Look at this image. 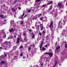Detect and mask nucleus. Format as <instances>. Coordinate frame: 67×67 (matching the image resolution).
I'll use <instances>...</instances> for the list:
<instances>
[{"instance_id":"obj_39","label":"nucleus","mask_w":67,"mask_h":67,"mask_svg":"<svg viewBox=\"0 0 67 67\" xmlns=\"http://www.w3.org/2000/svg\"><path fill=\"white\" fill-rule=\"evenodd\" d=\"M42 15V14H40L39 16H41Z\"/></svg>"},{"instance_id":"obj_61","label":"nucleus","mask_w":67,"mask_h":67,"mask_svg":"<svg viewBox=\"0 0 67 67\" xmlns=\"http://www.w3.org/2000/svg\"><path fill=\"white\" fill-rule=\"evenodd\" d=\"M19 19H20V18H19Z\"/></svg>"},{"instance_id":"obj_8","label":"nucleus","mask_w":67,"mask_h":67,"mask_svg":"<svg viewBox=\"0 0 67 67\" xmlns=\"http://www.w3.org/2000/svg\"><path fill=\"white\" fill-rule=\"evenodd\" d=\"M49 56H52L53 55V53H49Z\"/></svg>"},{"instance_id":"obj_48","label":"nucleus","mask_w":67,"mask_h":67,"mask_svg":"<svg viewBox=\"0 0 67 67\" xmlns=\"http://www.w3.org/2000/svg\"><path fill=\"white\" fill-rule=\"evenodd\" d=\"M6 20L5 19V20H4V21H6Z\"/></svg>"},{"instance_id":"obj_22","label":"nucleus","mask_w":67,"mask_h":67,"mask_svg":"<svg viewBox=\"0 0 67 67\" xmlns=\"http://www.w3.org/2000/svg\"><path fill=\"white\" fill-rule=\"evenodd\" d=\"M45 47H46V48H47L48 47V44H47L45 45Z\"/></svg>"},{"instance_id":"obj_30","label":"nucleus","mask_w":67,"mask_h":67,"mask_svg":"<svg viewBox=\"0 0 67 67\" xmlns=\"http://www.w3.org/2000/svg\"><path fill=\"white\" fill-rule=\"evenodd\" d=\"M21 8L20 7H18V10H21Z\"/></svg>"},{"instance_id":"obj_31","label":"nucleus","mask_w":67,"mask_h":67,"mask_svg":"<svg viewBox=\"0 0 67 67\" xmlns=\"http://www.w3.org/2000/svg\"><path fill=\"white\" fill-rule=\"evenodd\" d=\"M16 2H17V1H14V3H16Z\"/></svg>"},{"instance_id":"obj_23","label":"nucleus","mask_w":67,"mask_h":67,"mask_svg":"<svg viewBox=\"0 0 67 67\" xmlns=\"http://www.w3.org/2000/svg\"><path fill=\"white\" fill-rule=\"evenodd\" d=\"M67 44H66L65 45V48H67Z\"/></svg>"},{"instance_id":"obj_43","label":"nucleus","mask_w":67,"mask_h":67,"mask_svg":"<svg viewBox=\"0 0 67 67\" xmlns=\"http://www.w3.org/2000/svg\"><path fill=\"white\" fill-rule=\"evenodd\" d=\"M29 32H32V30H29Z\"/></svg>"},{"instance_id":"obj_52","label":"nucleus","mask_w":67,"mask_h":67,"mask_svg":"<svg viewBox=\"0 0 67 67\" xmlns=\"http://www.w3.org/2000/svg\"><path fill=\"white\" fill-rule=\"evenodd\" d=\"M43 43H41V45H42V46H43Z\"/></svg>"},{"instance_id":"obj_3","label":"nucleus","mask_w":67,"mask_h":67,"mask_svg":"<svg viewBox=\"0 0 67 67\" xmlns=\"http://www.w3.org/2000/svg\"><path fill=\"white\" fill-rule=\"evenodd\" d=\"M53 7H52V5H51L50 6L49 8V11H51V10H52V8Z\"/></svg>"},{"instance_id":"obj_12","label":"nucleus","mask_w":67,"mask_h":67,"mask_svg":"<svg viewBox=\"0 0 67 67\" xmlns=\"http://www.w3.org/2000/svg\"><path fill=\"white\" fill-rule=\"evenodd\" d=\"M44 17H41L40 18V20H43Z\"/></svg>"},{"instance_id":"obj_44","label":"nucleus","mask_w":67,"mask_h":67,"mask_svg":"<svg viewBox=\"0 0 67 67\" xmlns=\"http://www.w3.org/2000/svg\"><path fill=\"white\" fill-rule=\"evenodd\" d=\"M40 25L42 26V25H43L42 24H40Z\"/></svg>"},{"instance_id":"obj_9","label":"nucleus","mask_w":67,"mask_h":67,"mask_svg":"<svg viewBox=\"0 0 67 67\" xmlns=\"http://www.w3.org/2000/svg\"><path fill=\"white\" fill-rule=\"evenodd\" d=\"M52 3H53V1H51L50 2V3H47V5H49L50 4H52Z\"/></svg>"},{"instance_id":"obj_40","label":"nucleus","mask_w":67,"mask_h":67,"mask_svg":"<svg viewBox=\"0 0 67 67\" xmlns=\"http://www.w3.org/2000/svg\"><path fill=\"white\" fill-rule=\"evenodd\" d=\"M23 35H24V36L25 35V33H24V34H23Z\"/></svg>"},{"instance_id":"obj_54","label":"nucleus","mask_w":67,"mask_h":67,"mask_svg":"<svg viewBox=\"0 0 67 67\" xmlns=\"http://www.w3.org/2000/svg\"><path fill=\"white\" fill-rule=\"evenodd\" d=\"M36 23H37V22H36Z\"/></svg>"},{"instance_id":"obj_47","label":"nucleus","mask_w":67,"mask_h":67,"mask_svg":"<svg viewBox=\"0 0 67 67\" xmlns=\"http://www.w3.org/2000/svg\"><path fill=\"white\" fill-rule=\"evenodd\" d=\"M38 23H39V24H40V21H38Z\"/></svg>"},{"instance_id":"obj_55","label":"nucleus","mask_w":67,"mask_h":67,"mask_svg":"<svg viewBox=\"0 0 67 67\" xmlns=\"http://www.w3.org/2000/svg\"><path fill=\"white\" fill-rule=\"evenodd\" d=\"M46 61H48V60H47V59L46 60Z\"/></svg>"},{"instance_id":"obj_62","label":"nucleus","mask_w":67,"mask_h":67,"mask_svg":"<svg viewBox=\"0 0 67 67\" xmlns=\"http://www.w3.org/2000/svg\"><path fill=\"white\" fill-rule=\"evenodd\" d=\"M19 19H20V18H19Z\"/></svg>"},{"instance_id":"obj_7","label":"nucleus","mask_w":67,"mask_h":67,"mask_svg":"<svg viewBox=\"0 0 67 67\" xmlns=\"http://www.w3.org/2000/svg\"><path fill=\"white\" fill-rule=\"evenodd\" d=\"M1 64H5V63L3 61H2L1 62Z\"/></svg>"},{"instance_id":"obj_19","label":"nucleus","mask_w":67,"mask_h":67,"mask_svg":"<svg viewBox=\"0 0 67 67\" xmlns=\"http://www.w3.org/2000/svg\"><path fill=\"white\" fill-rule=\"evenodd\" d=\"M42 46H43L42 45H40V51H41V49H42Z\"/></svg>"},{"instance_id":"obj_2","label":"nucleus","mask_w":67,"mask_h":67,"mask_svg":"<svg viewBox=\"0 0 67 67\" xmlns=\"http://www.w3.org/2000/svg\"><path fill=\"white\" fill-rule=\"evenodd\" d=\"M15 31V30L12 28L9 30V32H14Z\"/></svg>"},{"instance_id":"obj_60","label":"nucleus","mask_w":67,"mask_h":67,"mask_svg":"<svg viewBox=\"0 0 67 67\" xmlns=\"http://www.w3.org/2000/svg\"><path fill=\"white\" fill-rule=\"evenodd\" d=\"M22 42H23V41H22Z\"/></svg>"},{"instance_id":"obj_1","label":"nucleus","mask_w":67,"mask_h":67,"mask_svg":"<svg viewBox=\"0 0 67 67\" xmlns=\"http://www.w3.org/2000/svg\"><path fill=\"white\" fill-rule=\"evenodd\" d=\"M11 9L12 10V12H14L16 11V10L14 9V7L12 8Z\"/></svg>"},{"instance_id":"obj_46","label":"nucleus","mask_w":67,"mask_h":67,"mask_svg":"<svg viewBox=\"0 0 67 67\" xmlns=\"http://www.w3.org/2000/svg\"><path fill=\"white\" fill-rule=\"evenodd\" d=\"M10 38H9V37H8V40H9V39Z\"/></svg>"},{"instance_id":"obj_34","label":"nucleus","mask_w":67,"mask_h":67,"mask_svg":"<svg viewBox=\"0 0 67 67\" xmlns=\"http://www.w3.org/2000/svg\"><path fill=\"white\" fill-rule=\"evenodd\" d=\"M45 54H48V55H49V53H45Z\"/></svg>"},{"instance_id":"obj_49","label":"nucleus","mask_w":67,"mask_h":67,"mask_svg":"<svg viewBox=\"0 0 67 67\" xmlns=\"http://www.w3.org/2000/svg\"><path fill=\"white\" fill-rule=\"evenodd\" d=\"M4 43H7V42L6 41H5L4 42Z\"/></svg>"},{"instance_id":"obj_27","label":"nucleus","mask_w":67,"mask_h":67,"mask_svg":"<svg viewBox=\"0 0 67 67\" xmlns=\"http://www.w3.org/2000/svg\"><path fill=\"white\" fill-rule=\"evenodd\" d=\"M27 14H25V15L24 16V18H25V17H26V16H27Z\"/></svg>"},{"instance_id":"obj_32","label":"nucleus","mask_w":67,"mask_h":67,"mask_svg":"<svg viewBox=\"0 0 67 67\" xmlns=\"http://www.w3.org/2000/svg\"><path fill=\"white\" fill-rule=\"evenodd\" d=\"M31 47H30L28 49V50L29 51H30V50L31 49Z\"/></svg>"},{"instance_id":"obj_37","label":"nucleus","mask_w":67,"mask_h":67,"mask_svg":"<svg viewBox=\"0 0 67 67\" xmlns=\"http://www.w3.org/2000/svg\"><path fill=\"white\" fill-rule=\"evenodd\" d=\"M57 42H56V43L55 44V46H56V45H57Z\"/></svg>"},{"instance_id":"obj_63","label":"nucleus","mask_w":67,"mask_h":67,"mask_svg":"<svg viewBox=\"0 0 67 67\" xmlns=\"http://www.w3.org/2000/svg\"><path fill=\"white\" fill-rule=\"evenodd\" d=\"M44 29H45V28H44Z\"/></svg>"},{"instance_id":"obj_28","label":"nucleus","mask_w":67,"mask_h":67,"mask_svg":"<svg viewBox=\"0 0 67 67\" xmlns=\"http://www.w3.org/2000/svg\"><path fill=\"white\" fill-rule=\"evenodd\" d=\"M24 41H26V37H25L24 39Z\"/></svg>"},{"instance_id":"obj_20","label":"nucleus","mask_w":67,"mask_h":67,"mask_svg":"<svg viewBox=\"0 0 67 67\" xmlns=\"http://www.w3.org/2000/svg\"><path fill=\"white\" fill-rule=\"evenodd\" d=\"M4 54V57H6L7 56V54Z\"/></svg>"},{"instance_id":"obj_33","label":"nucleus","mask_w":67,"mask_h":67,"mask_svg":"<svg viewBox=\"0 0 67 67\" xmlns=\"http://www.w3.org/2000/svg\"><path fill=\"white\" fill-rule=\"evenodd\" d=\"M20 56H23V54L22 53L21 54H20Z\"/></svg>"},{"instance_id":"obj_50","label":"nucleus","mask_w":67,"mask_h":67,"mask_svg":"<svg viewBox=\"0 0 67 67\" xmlns=\"http://www.w3.org/2000/svg\"><path fill=\"white\" fill-rule=\"evenodd\" d=\"M35 44H34V47H35Z\"/></svg>"},{"instance_id":"obj_56","label":"nucleus","mask_w":67,"mask_h":67,"mask_svg":"<svg viewBox=\"0 0 67 67\" xmlns=\"http://www.w3.org/2000/svg\"><path fill=\"white\" fill-rule=\"evenodd\" d=\"M15 35H16V33H15Z\"/></svg>"},{"instance_id":"obj_58","label":"nucleus","mask_w":67,"mask_h":67,"mask_svg":"<svg viewBox=\"0 0 67 67\" xmlns=\"http://www.w3.org/2000/svg\"><path fill=\"white\" fill-rule=\"evenodd\" d=\"M15 57H16V56H15Z\"/></svg>"},{"instance_id":"obj_53","label":"nucleus","mask_w":67,"mask_h":67,"mask_svg":"<svg viewBox=\"0 0 67 67\" xmlns=\"http://www.w3.org/2000/svg\"><path fill=\"white\" fill-rule=\"evenodd\" d=\"M42 65V66L43 65V63L41 64Z\"/></svg>"},{"instance_id":"obj_57","label":"nucleus","mask_w":67,"mask_h":67,"mask_svg":"<svg viewBox=\"0 0 67 67\" xmlns=\"http://www.w3.org/2000/svg\"><path fill=\"white\" fill-rule=\"evenodd\" d=\"M4 6H5V4H4Z\"/></svg>"},{"instance_id":"obj_42","label":"nucleus","mask_w":67,"mask_h":67,"mask_svg":"<svg viewBox=\"0 0 67 67\" xmlns=\"http://www.w3.org/2000/svg\"><path fill=\"white\" fill-rule=\"evenodd\" d=\"M37 27H38V28L39 27V25H37Z\"/></svg>"},{"instance_id":"obj_41","label":"nucleus","mask_w":67,"mask_h":67,"mask_svg":"<svg viewBox=\"0 0 67 67\" xmlns=\"http://www.w3.org/2000/svg\"><path fill=\"white\" fill-rule=\"evenodd\" d=\"M46 37L47 38L48 37V35H47V36Z\"/></svg>"},{"instance_id":"obj_6","label":"nucleus","mask_w":67,"mask_h":67,"mask_svg":"<svg viewBox=\"0 0 67 67\" xmlns=\"http://www.w3.org/2000/svg\"><path fill=\"white\" fill-rule=\"evenodd\" d=\"M19 41H20V38H18L17 41V43H19Z\"/></svg>"},{"instance_id":"obj_38","label":"nucleus","mask_w":67,"mask_h":67,"mask_svg":"<svg viewBox=\"0 0 67 67\" xmlns=\"http://www.w3.org/2000/svg\"><path fill=\"white\" fill-rule=\"evenodd\" d=\"M43 7H45V5H42Z\"/></svg>"},{"instance_id":"obj_18","label":"nucleus","mask_w":67,"mask_h":67,"mask_svg":"<svg viewBox=\"0 0 67 67\" xmlns=\"http://www.w3.org/2000/svg\"><path fill=\"white\" fill-rule=\"evenodd\" d=\"M0 16L1 18H4V17L3 16V15H1Z\"/></svg>"},{"instance_id":"obj_59","label":"nucleus","mask_w":67,"mask_h":67,"mask_svg":"<svg viewBox=\"0 0 67 67\" xmlns=\"http://www.w3.org/2000/svg\"><path fill=\"white\" fill-rule=\"evenodd\" d=\"M47 40H48V38H47Z\"/></svg>"},{"instance_id":"obj_15","label":"nucleus","mask_w":67,"mask_h":67,"mask_svg":"<svg viewBox=\"0 0 67 67\" xmlns=\"http://www.w3.org/2000/svg\"><path fill=\"white\" fill-rule=\"evenodd\" d=\"M24 14H25L24 13H23V16H20V18H22L23 16H24Z\"/></svg>"},{"instance_id":"obj_10","label":"nucleus","mask_w":67,"mask_h":67,"mask_svg":"<svg viewBox=\"0 0 67 67\" xmlns=\"http://www.w3.org/2000/svg\"><path fill=\"white\" fill-rule=\"evenodd\" d=\"M23 48V47L22 46H21L19 47V49H21Z\"/></svg>"},{"instance_id":"obj_36","label":"nucleus","mask_w":67,"mask_h":67,"mask_svg":"<svg viewBox=\"0 0 67 67\" xmlns=\"http://www.w3.org/2000/svg\"><path fill=\"white\" fill-rule=\"evenodd\" d=\"M56 65H57V64H55L54 65V67H56Z\"/></svg>"},{"instance_id":"obj_21","label":"nucleus","mask_w":67,"mask_h":67,"mask_svg":"<svg viewBox=\"0 0 67 67\" xmlns=\"http://www.w3.org/2000/svg\"><path fill=\"white\" fill-rule=\"evenodd\" d=\"M32 37L33 38H34L35 37V35L34 34L33 35V36H32Z\"/></svg>"},{"instance_id":"obj_51","label":"nucleus","mask_w":67,"mask_h":67,"mask_svg":"<svg viewBox=\"0 0 67 67\" xmlns=\"http://www.w3.org/2000/svg\"><path fill=\"white\" fill-rule=\"evenodd\" d=\"M42 43L43 44V43H44V42H42Z\"/></svg>"},{"instance_id":"obj_35","label":"nucleus","mask_w":67,"mask_h":67,"mask_svg":"<svg viewBox=\"0 0 67 67\" xmlns=\"http://www.w3.org/2000/svg\"><path fill=\"white\" fill-rule=\"evenodd\" d=\"M39 35H42V34H41V33L40 32L39 33Z\"/></svg>"},{"instance_id":"obj_24","label":"nucleus","mask_w":67,"mask_h":67,"mask_svg":"<svg viewBox=\"0 0 67 67\" xmlns=\"http://www.w3.org/2000/svg\"><path fill=\"white\" fill-rule=\"evenodd\" d=\"M55 64H57V60H55Z\"/></svg>"},{"instance_id":"obj_13","label":"nucleus","mask_w":67,"mask_h":67,"mask_svg":"<svg viewBox=\"0 0 67 67\" xmlns=\"http://www.w3.org/2000/svg\"><path fill=\"white\" fill-rule=\"evenodd\" d=\"M60 47L59 46H58L57 47V48H56V50H57V49H58L59 48H60Z\"/></svg>"},{"instance_id":"obj_26","label":"nucleus","mask_w":67,"mask_h":67,"mask_svg":"<svg viewBox=\"0 0 67 67\" xmlns=\"http://www.w3.org/2000/svg\"><path fill=\"white\" fill-rule=\"evenodd\" d=\"M41 0H36V2H40V1Z\"/></svg>"},{"instance_id":"obj_4","label":"nucleus","mask_w":67,"mask_h":67,"mask_svg":"<svg viewBox=\"0 0 67 67\" xmlns=\"http://www.w3.org/2000/svg\"><path fill=\"white\" fill-rule=\"evenodd\" d=\"M53 24V22H51V24L49 26V27H51L52 26V25Z\"/></svg>"},{"instance_id":"obj_45","label":"nucleus","mask_w":67,"mask_h":67,"mask_svg":"<svg viewBox=\"0 0 67 67\" xmlns=\"http://www.w3.org/2000/svg\"><path fill=\"white\" fill-rule=\"evenodd\" d=\"M14 37H15V38H16V36L15 35L14 36Z\"/></svg>"},{"instance_id":"obj_25","label":"nucleus","mask_w":67,"mask_h":67,"mask_svg":"<svg viewBox=\"0 0 67 67\" xmlns=\"http://www.w3.org/2000/svg\"><path fill=\"white\" fill-rule=\"evenodd\" d=\"M46 33V32H45V31H42V33L43 34H45V33Z\"/></svg>"},{"instance_id":"obj_5","label":"nucleus","mask_w":67,"mask_h":67,"mask_svg":"<svg viewBox=\"0 0 67 67\" xmlns=\"http://www.w3.org/2000/svg\"><path fill=\"white\" fill-rule=\"evenodd\" d=\"M42 26L40 27V29L41 31L43 30V29H44V26L43 25H42Z\"/></svg>"},{"instance_id":"obj_17","label":"nucleus","mask_w":67,"mask_h":67,"mask_svg":"<svg viewBox=\"0 0 67 67\" xmlns=\"http://www.w3.org/2000/svg\"><path fill=\"white\" fill-rule=\"evenodd\" d=\"M3 49V48H2L1 47H0V52L1 51V49Z\"/></svg>"},{"instance_id":"obj_16","label":"nucleus","mask_w":67,"mask_h":67,"mask_svg":"<svg viewBox=\"0 0 67 67\" xmlns=\"http://www.w3.org/2000/svg\"><path fill=\"white\" fill-rule=\"evenodd\" d=\"M23 22H24L23 21L21 22L20 23V24H21V25H22V24H23Z\"/></svg>"},{"instance_id":"obj_29","label":"nucleus","mask_w":67,"mask_h":67,"mask_svg":"<svg viewBox=\"0 0 67 67\" xmlns=\"http://www.w3.org/2000/svg\"><path fill=\"white\" fill-rule=\"evenodd\" d=\"M31 11V9L28 10V12H30Z\"/></svg>"},{"instance_id":"obj_11","label":"nucleus","mask_w":67,"mask_h":67,"mask_svg":"<svg viewBox=\"0 0 67 67\" xmlns=\"http://www.w3.org/2000/svg\"><path fill=\"white\" fill-rule=\"evenodd\" d=\"M42 49L43 51H45V50H46V49L45 48V47H44L42 48Z\"/></svg>"},{"instance_id":"obj_14","label":"nucleus","mask_w":67,"mask_h":67,"mask_svg":"<svg viewBox=\"0 0 67 67\" xmlns=\"http://www.w3.org/2000/svg\"><path fill=\"white\" fill-rule=\"evenodd\" d=\"M58 5L59 6V7H61V6H62V4H61L60 3H58Z\"/></svg>"}]
</instances>
